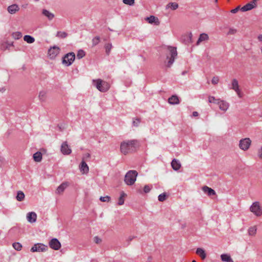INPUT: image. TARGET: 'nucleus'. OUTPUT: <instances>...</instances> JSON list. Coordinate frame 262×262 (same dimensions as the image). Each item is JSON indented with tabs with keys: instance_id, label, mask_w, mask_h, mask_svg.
I'll use <instances>...</instances> for the list:
<instances>
[{
	"instance_id": "obj_1",
	"label": "nucleus",
	"mask_w": 262,
	"mask_h": 262,
	"mask_svg": "<svg viewBox=\"0 0 262 262\" xmlns=\"http://www.w3.org/2000/svg\"><path fill=\"white\" fill-rule=\"evenodd\" d=\"M137 144L136 140L124 141L120 144V151L124 155H127L136 149Z\"/></svg>"
},
{
	"instance_id": "obj_2",
	"label": "nucleus",
	"mask_w": 262,
	"mask_h": 262,
	"mask_svg": "<svg viewBox=\"0 0 262 262\" xmlns=\"http://www.w3.org/2000/svg\"><path fill=\"white\" fill-rule=\"evenodd\" d=\"M137 176L138 172L136 170H129L125 175V183L127 185H133L135 183Z\"/></svg>"
},
{
	"instance_id": "obj_3",
	"label": "nucleus",
	"mask_w": 262,
	"mask_h": 262,
	"mask_svg": "<svg viewBox=\"0 0 262 262\" xmlns=\"http://www.w3.org/2000/svg\"><path fill=\"white\" fill-rule=\"evenodd\" d=\"M93 83L96 88L101 92H105L110 89V84L108 82L100 79L93 80Z\"/></svg>"
},
{
	"instance_id": "obj_4",
	"label": "nucleus",
	"mask_w": 262,
	"mask_h": 262,
	"mask_svg": "<svg viewBox=\"0 0 262 262\" xmlns=\"http://www.w3.org/2000/svg\"><path fill=\"white\" fill-rule=\"evenodd\" d=\"M167 50L169 52L170 57L168 55L167 56V58L169 59L168 61L167 67H170L173 63L175 58L177 56V48L176 47L168 46Z\"/></svg>"
},
{
	"instance_id": "obj_5",
	"label": "nucleus",
	"mask_w": 262,
	"mask_h": 262,
	"mask_svg": "<svg viewBox=\"0 0 262 262\" xmlns=\"http://www.w3.org/2000/svg\"><path fill=\"white\" fill-rule=\"evenodd\" d=\"M250 210L256 216H260L262 215V207L260 206L259 202H254L250 208Z\"/></svg>"
},
{
	"instance_id": "obj_6",
	"label": "nucleus",
	"mask_w": 262,
	"mask_h": 262,
	"mask_svg": "<svg viewBox=\"0 0 262 262\" xmlns=\"http://www.w3.org/2000/svg\"><path fill=\"white\" fill-rule=\"evenodd\" d=\"M75 58V55L73 52H70L66 54L62 58V63L69 66L72 64Z\"/></svg>"
},
{
	"instance_id": "obj_7",
	"label": "nucleus",
	"mask_w": 262,
	"mask_h": 262,
	"mask_svg": "<svg viewBox=\"0 0 262 262\" xmlns=\"http://www.w3.org/2000/svg\"><path fill=\"white\" fill-rule=\"evenodd\" d=\"M48 248V246L42 244L37 243L34 244L31 248L30 251L32 252H43L47 251Z\"/></svg>"
},
{
	"instance_id": "obj_8",
	"label": "nucleus",
	"mask_w": 262,
	"mask_h": 262,
	"mask_svg": "<svg viewBox=\"0 0 262 262\" xmlns=\"http://www.w3.org/2000/svg\"><path fill=\"white\" fill-rule=\"evenodd\" d=\"M251 144V140L249 138L242 139L239 141V147L244 150H247Z\"/></svg>"
},
{
	"instance_id": "obj_9",
	"label": "nucleus",
	"mask_w": 262,
	"mask_h": 262,
	"mask_svg": "<svg viewBox=\"0 0 262 262\" xmlns=\"http://www.w3.org/2000/svg\"><path fill=\"white\" fill-rule=\"evenodd\" d=\"M61 153L64 155H69L72 152V149L68 144L67 141L63 142L60 147Z\"/></svg>"
},
{
	"instance_id": "obj_10",
	"label": "nucleus",
	"mask_w": 262,
	"mask_h": 262,
	"mask_svg": "<svg viewBox=\"0 0 262 262\" xmlns=\"http://www.w3.org/2000/svg\"><path fill=\"white\" fill-rule=\"evenodd\" d=\"M60 49L57 46L51 48L48 51V55L50 58L54 59L59 53Z\"/></svg>"
},
{
	"instance_id": "obj_11",
	"label": "nucleus",
	"mask_w": 262,
	"mask_h": 262,
	"mask_svg": "<svg viewBox=\"0 0 262 262\" xmlns=\"http://www.w3.org/2000/svg\"><path fill=\"white\" fill-rule=\"evenodd\" d=\"M49 246L51 248L57 250L59 249L61 247V244L57 238H53L49 242Z\"/></svg>"
},
{
	"instance_id": "obj_12",
	"label": "nucleus",
	"mask_w": 262,
	"mask_h": 262,
	"mask_svg": "<svg viewBox=\"0 0 262 262\" xmlns=\"http://www.w3.org/2000/svg\"><path fill=\"white\" fill-rule=\"evenodd\" d=\"M217 104L218 105L219 108L224 112H226L229 107V103L221 99H220Z\"/></svg>"
},
{
	"instance_id": "obj_13",
	"label": "nucleus",
	"mask_w": 262,
	"mask_h": 262,
	"mask_svg": "<svg viewBox=\"0 0 262 262\" xmlns=\"http://www.w3.org/2000/svg\"><path fill=\"white\" fill-rule=\"evenodd\" d=\"M69 185V183L68 182L62 183L56 189V193L58 194L62 193Z\"/></svg>"
},
{
	"instance_id": "obj_14",
	"label": "nucleus",
	"mask_w": 262,
	"mask_h": 262,
	"mask_svg": "<svg viewBox=\"0 0 262 262\" xmlns=\"http://www.w3.org/2000/svg\"><path fill=\"white\" fill-rule=\"evenodd\" d=\"M27 219L28 222L30 223H35L37 219V214L34 212H30L27 214Z\"/></svg>"
},
{
	"instance_id": "obj_15",
	"label": "nucleus",
	"mask_w": 262,
	"mask_h": 262,
	"mask_svg": "<svg viewBox=\"0 0 262 262\" xmlns=\"http://www.w3.org/2000/svg\"><path fill=\"white\" fill-rule=\"evenodd\" d=\"M256 6V3H255L254 2L252 1L251 3L247 4L246 5L242 7L241 10L243 12H245L252 9L253 8H255Z\"/></svg>"
},
{
	"instance_id": "obj_16",
	"label": "nucleus",
	"mask_w": 262,
	"mask_h": 262,
	"mask_svg": "<svg viewBox=\"0 0 262 262\" xmlns=\"http://www.w3.org/2000/svg\"><path fill=\"white\" fill-rule=\"evenodd\" d=\"M19 10V8L17 4L10 5L7 8L8 12L11 14H15L16 12L18 11Z\"/></svg>"
},
{
	"instance_id": "obj_17",
	"label": "nucleus",
	"mask_w": 262,
	"mask_h": 262,
	"mask_svg": "<svg viewBox=\"0 0 262 262\" xmlns=\"http://www.w3.org/2000/svg\"><path fill=\"white\" fill-rule=\"evenodd\" d=\"M171 165L173 169L174 170H178L181 166L179 161L176 159H174L172 160Z\"/></svg>"
},
{
	"instance_id": "obj_18",
	"label": "nucleus",
	"mask_w": 262,
	"mask_h": 262,
	"mask_svg": "<svg viewBox=\"0 0 262 262\" xmlns=\"http://www.w3.org/2000/svg\"><path fill=\"white\" fill-rule=\"evenodd\" d=\"M80 170L83 173H87L89 172V166L84 161H82L80 164Z\"/></svg>"
},
{
	"instance_id": "obj_19",
	"label": "nucleus",
	"mask_w": 262,
	"mask_h": 262,
	"mask_svg": "<svg viewBox=\"0 0 262 262\" xmlns=\"http://www.w3.org/2000/svg\"><path fill=\"white\" fill-rule=\"evenodd\" d=\"M203 191L207 193L209 196L213 195L215 194V191L211 188H209L206 186H204L202 188Z\"/></svg>"
},
{
	"instance_id": "obj_20",
	"label": "nucleus",
	"mask_w": 262,
	"mask_h": 262,
	"mask_svg": "<svg viewBox=\"0 0 262 262\" xmlns=\"http://www.w3.org/2000/svg\"><path fill=\"white\" fill-rule=\"evenodd\" d=\"M42 13L50 20H52L54 17V14L46 9H43Z\"/></svg>"
},
{
	"instance_id": "obj_21",
	"label": "nucleus",
	"mask_w": 262,
	"mask_h": 262,
	"mask_svg": "<svg viewBox=\"0 0 262 262\" xmlns=\"http://www.w3.org/2000/svg\"><path fill=\"white\" fill-rule=\"evenodd\" d=\"M146 20L149 24H152L154 23L157 25H158L159 24L158 18L153 15L146 17Z\"/></svg>"
},
{
	"instance_id": "obj_22",
	"label": "nucleus",
	"mask_w": 262,
	"mask_h": 262,
	"mask_svg": "<svg viewBox=\"0 0 262 262\" xmlns=\"http://www.w3.org/2000/svg\"><path fill=\"white\" fill-rule=\"evenodd\" d=\"M168 102L171 104H178L180 103V101L178 96L172 95L169 98Z\"/></svg>"
},
{
	"instance_id": "obj_23",
	"label": "nucleus",
	"mask_w": 262,
	"mask_h": 262,
	"mask_svg": "<svg viewBox=\"0 0 262 262\" xmlns=\"http://www.w3.org/2000/svg\"><path fill=\"white\" fill-rule=\"evenodd\" d=\"M209 39L208 35L206 33H202L200 34V37L197 41L196 45H199L200 42L207 40Z\"/></svg>"
},
{
	"instance_id": "obj_24",
	"label": "nucleus",
	"mask_w": 262,
	"mask_h": 262,
	"mask_svg": "<svg viewBox=\"0 0 262 262\" xmlns=\"http://www.w3.org/2000/svg\"><path fill=\"white\" fill-rule=\"evenodd\" d=\"M196 253L199 255L202 259H204L206 257V254L204 249L199 248L196 250Z\"/></svg>"
},
{
	"instance_id": "obj_25",
	"label": "nucleus",
	"mask_w": 262,
	"mask_h": 262,
	"mask_svg": "<svg viewBox=\"0 0 262 262\" xmlns=\"http://www.w3.org/2000/svg\"><path fill=\"white\" fill-rule=\"evenodd\" d=\"M221 260L225 262H234L231 256L228 254H223L221 255Z\"/></svg>"
},
{
	"instance_id": "obj_26",
	"label": "nucleus",
	"mask_w": 262,
	"mask_h": 262,
	"mask_svg": "<svg viewBox=\"0 0 262 262\" xmlns=\"http://www.w3.org/2000/svg\"><path fill=\"white\" fill-rule=\"evenodd\" d=\"M33 159L35 162H40L42 160V154L40 152L37 151L33 155Z\"/></svg>"
},
{
	"instance_id": "obj_27",
	"label": "nucleus",
	"mask_w": 262,
	"mask_h": 262,
	"mask_svg": "<svg viewBox=\"0 0 262 262\" xmlns=\"http://www.w3.org/2000/svg\"><path fill=\"white\" fill-rule=\"evenodd\" d=\"M178 7L179 5L176 3H169L166 5V8H170L171 10H176Z\"/></svg>"
},
{
	"instance_id": "obj_28",
	"label": "nucleus",
	"mask_w": 262,
	"mask_h": 262,
	"mask_svg": "<svg viewBox=\"0 0 262 262\" xmlns=\"http://www.w3.org/2000/svg\"><path fill=\"white\" fill-rule=\"evenodd\" d=\"M24 40L29 43H32L35 41L34 38L28 35H25L24 37Z\"/></svg>"
},
{
	"instance_id": "obj_29",
	"label": "nucleus",
	"mask_w": 262,
	"mask_h": 262,
	"mask_svg": "<svg viewBox=\"0 0 262 262\" xmlns=\"http://www.w3.org/2000/svg\"><path fill=\"white\" fill-rule=\"evenodd\" d=\"M231 89L235 91L239 89L238 81L236 79H233L232 80Z\"/></svg>"
},
{
	"instance_id": "obj_30",
	"label": "nucleus",
	"mask_w": 262,
	"mask_h": 262,
	"mask_svg": "<svg viewBox=\"0 0 262 262\" xmlns=\"http://www.w3.org/2000/svg\"><path fill=\"white\" fill-rule=\"evenodd\" d=\"M126 195V194L124 192H122L118 200V204L119 205H122L124 203V197Z\"/></svg>"
},
{
	"instance_id": "obj_31",
	"label": "nucleus",
	"mask_w": 262,
	"mask_h": 262,
	"mask_svg": "<svg viewBox=\"0 0 262 262\" xmlns=\"http://www.w3.org/2000/svg\"><path fill=\"white\" fill-rule=\"evenodd\" d=\"M25 199V194L21 191H19L17 192V194L16 195V200L18 201L21 202L23 201Z\"/></svg>"
},
{
	"instance_id": "obj_32",
	"label": "nucleus",
	"mask_w": 262,
	"mask_h": 262,
	"mask_svg": "<svg viewBox=\"0 0 262 262\" xmlns=\"http://www.w3.org/2000/svg\"><path fill=\"white\" fill-rule=\"evenodd\" d=\"M106 54L108 55L112 48V45L111 43H106L104 46Z\"/></svg>"
},
{
	"instance_id": "obj_33",
	"label": "nucleus",
	"mask_w": 262,
	"mask_h": 262,
	"mask_svg": "<svg viewBox=\"0 0 262 262\" xmlns=\"http://www.w3.org/2000/svg\"><path fill=\"white\" fill-rule=\"evenodd\" d=\"M256 227L255 226L251 227L248 229V233L250 235H254L256 232Z\"/></svg>"
},
{
	"instance_id": "obj_34",
	"label": "nucleus",
	"mask_w": 262,
	"mask_h": 262,
	"mask_svg": "<svg viewBox=\"0 0 262 262\" xmlns=\"http://www.w3.org/2000/svg\"><path fill=\"white\" fill-rule=\"evenodd\" d=\"M68 36V34L65 32L58 31L56 34V36L61 38H64Z\"/></svg>"
},
{
	"instance_id": "obj_35",
	"label": "nucleus",
	"mask_w": 262,
	"mask_h": 262,
	"mask_svg": "<svg viewBox=\"0 0 262 262\" xmlns=\"http://www.w3.org/2000/svg\"><path fill=\"white\" fill-rule=\"evenodd\" d=\"M12 36L15 39H19L22 37V34L19 32H15L12 33Z\"/></svg>"
},
{
	"instance_id": "obj_36",
	"label": "nucleus",
	"mask_w": 262,
	"mask_h": 262,
	"mask_svg": "<svg viewBox=\"0 0 262 262\" xmlns=\"http://www.w3.org/2000/svg\"><path fill=\"white\" fill-rule=\"evenodd\" d=\"M85 54L83 50H79L77 53V57L78 59H81L85 56Z\"/></svg>"
},
{
	"instance_id": "obj_37",
	"label": "nucleus",
	"mask_w": 262,
	"mask_h": 262,
	"mask_svg": "<svg viewBox=\"0 0 262 262\" xmlns=\"http://www.w3.org/2000/svg\"><path fill=\"white\" fill-rule=\"evenodd\" d=\"M219 100L220 99H215L213 96H209L208 98V101L210 103H213L217 104Z\"/></svg>"
},
{
	"instance_id": "obj_38",
	"label": "nucleus",
	"mask_w": 262,
	"mask_h": 262,
	"mask_svg": "<svg viewBox=\"0 0 262 262\" xmlns=\"http://www.w3.org/2000/svg\"><path fill=\"white\" fill-rule=\"evenodd\" d=\"M46 92L45 91H42L40 92L39 94V99L41 101H44L46 99Z\"/></svg>"
},
{
	"instance_id": "obj_39",
	"label": "nucleus",
	"mask_w": 262,
	"mask_h": 262,
	"mask_svg": "<svg viewBox=\"0 0 262 262\" xmlns=\"http://www.w3.org/2000/svg\"><path fill=\"white\" fill-rule=\"evenodd\" d=\"M13 247L17 251L21 249L22 246L19 243H14L13 244Z\"/></svg>"
},
{
	"instance_id": "obj_40",
	"label": "nucleus",
	"mask_w": 262,
	"mask_h": 262,
	"mask_svg": "<svg viewBox=\"0 0 262 262\" xmlns=\"http://www.w3.org/2000/svg\"><path fill=\"white\" fill-rule=\"evenodd\" d=\"M100 42V37L96 36L92 39V44L93 46H95Z\"/></svg>"
},
{
	"instance_id": "obj_41",
	"label": "nucleus",
	"mask_w": 262,
	"mask_h": 262,
	"mask_svg": "<svg viewBox=\"0 0 262 262\" xmlns=\"http://www.w3.org/2000/svg\"><path fill=\"white\" fill-rule=\"evenodd\" d=\"M166 195L165 193H161L158 196V200L160 202H163L166 200Z\"/></svg>"
},
{
	"instance_id": "obj_42",
	"label": "nucleus",
	"mask_w": 262,
	"mask_h": 262,
	"mask_svg": "<svg viewBox=\"0 0 262 262\" xmlns=\"http://www.w3.org/2000/svg\"><path fill=\"white\" fill-rule=\"evenodd\" d=\"M99 199L101 202H108L111 200V198L107 195L105 196H101Z\"/></svg>"
},
{
	"instance_id": "obj_43",
	"label": "nucleus",
	"mask_w": 262,
	"mask_h": 262,
	"mask_svg": "<svg viewBox=\"0 0 262 262\" xmlns=\"http://www.w3.org/2000/svg\"><path fill=\"white\" fill-rule=\"evenodd\" d=\"M135 0H123V2L127 5L132 6L134 4Z\"/></svg>"
},
{
	"instance_id": "obj_44",
	"label": "nucleus",
	"mask_w": 262,
	"mask_h": 262,
	"mask_svg": "<svg viewBox=\"0 0 262 262\" xmlns=\"http://www.w3.org/2000/svg\"><path fill=\"white\" fill-rule=\"evenodd\" d=\"M219 81V78L217 76L213 77L211 80V82L213 84H216L218 83Z\"/></svg>"
},
{
	"instance_id": "obj_45",
	"label": "nucleus",
	"mask_w": 262,
	"mask_h": 262,
	"mask_svg": "<svg viewBox=\"0 0 262 262\" xmlns=\"http://www.w3.org/2000/svg\"><path fill=\"white\" fill-rule=\"evenodd\" d=\"M257 156L262 160V146L257 150Z\"/></svg>"
},
{
	"instance_id": "obj_46",
	"label": "nucleus",
	"mask_w": 262,
	"mask_h": 262,
	"mask_svg": "<svg viewBox=\"0 0 262 262\" xmlns=\"http://www.w3.org/2000/svg\"><path fill=\"white\" fill-rule=\"evenodd\" d=\"M140 123V120L138 118L135 119L133 122V125L135 126H138Z\"/></svg>"
},
{
	"instance_id": "obj_47",
	"label": "nucleus",
	"mask_w": 262,
	"mask_h": 262,
	"mask_svg": "<svg viewBox=\"0 0 262 262\" xmlns=\"http://www.w3.org/2000/svg\"><path fill=\"white\" fill-rule=\"evenodd\" d=\"M151 187L148 185H145L144 187V191L145 193H148L150 191Z\"/></svg>"
},
{
	"instance_id": "obj_48",
	"label": "nucleus",
	"mask_w": 262,
	"mask_h": 262,
	"mask_svg": "<svg viewBox=\"0 0 262 262\" xmlns=\"http://www.w3.org/2000/svg\"><path fill=\"white\" fill-rule=\"evenodd\" d=\"M236 32V30L233 28H230L228 33V34H234Z\"/></svg>"
},
{
	"instance_id": "obj_49",
	"label": "nucleus",
	"mask_w": 262,
	"mask_h": 262,
	"mask_svg": "<svg viewBox=\"0 0 262 262\" xmlns=\"http://www.w3.org/2000/svg\"><path fill=\"white\" fill-rule=\"evenodd\" d=\"M239 9V6H238L236 8H235V9H232L231 11V12L232 13H236V12H238Z\"/></svg>"
},
{
	"instance_id": "obj_50",
	"label": "nucleus",
	"mask_w": 262,
	"mask_h": 262,
	"mask_svg": "<svg viewBox=\"0 0 262 262\" xmlns=\"http://www.w3.org/2000/svg\"><path fill=\"white\" fill-rule=\"evenodd\" d=\"M237 96L239 97V98H242L243 97V95L241 93V91L239 89H238V90L237 91H235Z\"/></svg>"
},
{
	"instance_id": "obj_51",
	"label": "nucleus",
	"mask_w": 262,
	"mask_h": 262,
	"mask_svg": "<svg viewBox=\"0 0 262 262\" xmlns=\"http://www.w3.org/2000/svg\"><path fill=\"white\" fill-rule=\"evenodd\" d=\"M95 241L96 243H99L101 241V240L98 237L96 236L95 237Z\"/></svg>"
},
{
	"instance_id": "obj_52",
	"label": "nucleus",
	"mask_w": 262,
	"mask_h": 262,
	"mask_svg": "<svg viewBox=\"0 0 262 262\" xmlns=\"http://www.w3.org/2000/svg\"><path fill=\"white\" fill-rule=\"evenodd\" d=\"M199 115V113L197 112H193L192 113V116L193 117H197Z\"/></svg>"
},
{
	"instance_id": "obj_53",
	"label": "nucleus",
	"mask_w": 262,
	"mask_h": 262,
	"mask_svg": "<svg viewBox=\"0 0 262 262\" xmlns=\"http://www.w3.org/2000/svg\"><path fill=\"white\" fill-rule=\"evenodd\" d=\"M6 89L5 87H3L0 89V92L2 93H4L6 91Z\"/></svg>"
},
{
	"instance_id": "obj_54",
	"label": "nucleus",
	"mask_w": 262,
	"mask_h": 262,
	"mask_svg": "<svg viewBox=\"0 0 262 262\" xmlns=\"http://www.w3.org/2000/svg\"><path fill=\"white\" fill-rule=\"evenodd\" d=\"M258 39L259 41H261L262 42V34L261 35H259L258 36Z\"/></svg>"
},
{
	"instance_id": "obj_55",
	"label": "nucleus",
	"mask_w": 262,
	"mask_h": 262,
	"mask_svg": "<svg viewBox=\"0 0 262 262\" xmlns=\"http://www.w3.org/2000/svg\"><path fill=\"white\" fill-rule=\"evenodd\" d=\"M133 238H134V237L129 236V237L128 238L127 241H128V242H130V241H131Z\"/></svg>"
},
{
	"instance_id": "obj_56",
	"label": "nucleus",
	"mask_w": 262,
	"mask_h": 262,
	"mask_svg": "<svg viewBox=\"0 0 262 262\" xmlns=\"http://www.w3.org/2000/svg\"><path fill=\"white\" fill-rule=\"evenodd\" d=\"M187 71H183L182 73V74L183 75H184L185 74H186L187 73Z\"/></svg>"
},
{
	"instance_id": "obj_57",
	"label": "nucleus",
	"mask_w": 262,
	"mask_h": 262,
	"mask_svg": "<svg viewBox=\"0 0 262 262\" xmlns=\"http://www.w3.org/2000/svg\"><path fill=\"white\" fill-rule=\"evenodd\" d=\"M148 259L149 261H150L152 259V257L151 256H149Z\"/></svg>"
},
{
	"instance_id": "obj_58",
	"label": "nucleus",
	"mask_w": 262,
	"mask_h": 262,
	"mask_svg": "<svg viewBox=\"0 0 262 262\" xmlns=\"http://www.w3.org/2000/svg\"><path fill=\"white\" fill-rule=\"evenodd\" d=\"M86 157H88V158L90 157V154H86Z\"/></svg>"
},
{
	"instance_id": "obj_59",
	"label": "nucleus",
	"mask_w": 262,
	"mask_h": 262,
	"mask_svg": "<svg viewBox=\"0 0 262 262\" xmlns=\"http://www.w3.org/2000/svg\"><path fill=\"white\" fill-rule=\"evenodd\" d=\"M27 5H28L27 4H26V5H23V7H24V8H26V7H27Z\"/></svg>"
},
{
	"instance_id": "obj_60",
	"label": "nucleus",
	"mask_w": 262,
	"mask_h": 262,
	"mask_svg": "<svg viewBox=\"0 0 262 262\" xmlns=\"http://www.w3.org/2000/svg\"><path fill=\"white\" fill-rule=\"evenodd\" d=\"M260 49L261 52L262 53V46L260 47Z\"/></svg>"
},
{
	"instance_id": "obj_61",
	"label": "nucleus",
	"mask_w": 262,
	"mask_h": 262,
	"mask_svg": "<svg viewBox=\"0 0 262 262\" xmlns=\"http://www.w3.org/2000/svg\"><path fill=\"white\" fill-rule=\"evenodd\" d=\"M257 0H253L252 1L254 2L255 3H256V2L257 1Z\"/></svg>"
},
{
	"instance_id": "obj_62",
	"label": "nucleus",
	"mask_w": 262,
	"mask_h": 262,
	"mask_svg": "<svg viewBox=\"0 0 262 262\" xmlns=\"http://www.w3.org/2000/svg\"><path fill=\"white\" fill-rule=\"evenodd\" d=\"M192 262H196L195 260H193L192 261Z\"/></svg>"
},
{
	"instance_id": "obj_63",
	"label": "nucleus",
	"mask_w": 262,
	"mask_h": 262,
	"mask_svg": "<svg viewBox=\"0 0 262 262\" xmlns=\"http://www.w3.org/2000/svg\"><path fill=\"white\" fill-rule=\"evenodd\" d=\"M39 1V0H35V1H36V2H38V1Z\"/></svg>"
},
{
	"instance_id": "obj_64",
	"label": "nucleus",
	"mask_w": 262,
	"mask_h": 262,
	"mask_svg": "<svg viewBox=\"0 0 262 262\" xmlns=\"http://www.w3.org/2000/svg\"><path fill=\"white\" fill-rule=\"evenodd\" d=\"M215 3H217V0H215Z\"/></svg>"
}]
</instances>
